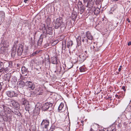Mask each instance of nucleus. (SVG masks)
Listing matches in <instances>:
<instances>
[{"label":"nucleus","instance_id":"obj_57","mask_svg":"<svg viewBox=\"0 0 131 131\" xmlns=\"http://www.w3.org/2000/svg\"><path fill=\"white\" fill-rule=\"evenodd\" d=\"M111 131H115V129H112Z\"/></svg>","mask_w":131,"mask_h":131},{"label":"nucleus","instance_id":"obj_63","mask_svg":"<svg viewBox=\"0 0 131 131\" xmlns=\"http://www.w3.org/2000/svg\"><path fill=\"white\" fill-rule=\"evenodd\" d=\"M85 53H86V52H87V51H85Z\"/></svg>","mask_w":131,"mask_h":131},{"label":"nucleus","instance_id":"obj_9","mask_svg":"<svg viewBox=\"0 0 131 131\" xmlns=\"http://www.w3.org/2000/svg\"><path fill=\"white\" fill-rule=\"evenodd\" d=\"M6 94L9 97H15L17 96V94L14 91H6Z\"/></svg>","mask_w":131,"mask_h":131},{"label":"nucleus","instance_id":"obj_19","mask_svg":"<svg viewBox=\"0 0 131 131\" xmlns=\"http://www.w3.org/2000/svg\"><path fill=\"white\" fill-rule=\"evenodd\" d=\"M46 22L47 26H50L51 23V18L49 16L47 17Z\"/></svg>","mask_w":131,"mask_h":131},{"label":"nucleus","instance_id":"obj_49","mask_svg":"<svg viewBox=\"0 0 131 131\" xmlns=\"http://www.w3.org/2000/svg\"><path fill=\"white\" fill-rule=\"evenodd\" d=\"M127 21H128V22L129 23H130V20L129 19V18H127Z\"/></svg>","mask_w":131,"mask_h":131},{"label":"nucleus","instance_id":"obj_3","mask_svg":"<svg viewBox=\"0 0 131 131\" xmlns=\"http://www.w3.org/2000/svg\"><path fill=\"white\" fill-rule=\"evenodd\" d=\"M55 28L56 29L58 28L59 27L61 28L64 26V24L63 21L62 19V18L59 17L57 18L54 22Z\"/></svg>","mask_w":131,"mask_h":131},{"label":"nucleus","instance_id":"obj_18","mask_svg":"<svg viewBox=\"0 0 131 131\" xmlns=\"http://www.w3.org/2000/svg\"><path fill=\"white\" fill-rule=\"evenodd\" d=\"M43 35L42 34L40 36L37 42L38 46H40L42 44L43 40Z\"/></svg>","mask_w":131,"mask_h":131},{"label":"nucleus","instance_id":"obj_50","mask_svg":"<svg viewBox=\"0 0 131 131\" xmlns=\"http://www.w3.org/2000/svg\"><path fill=\"white\" fill-rule=\"evenodd\" d=\"M122 88L123 90H124L125 89V87L124 86H123Z\"/></svg>","mask_w":131,"mask_h":131},{"label":"nucleus","instance_id":"obj_38","mask_svg":"<svg viewBox=\"0 0 131 131\" xmlns=\"http://www.w3.org/2000/svg\"><path fill=\"white\" fill-rule=\"evenodd\" d=\"M124 113H123V114H122V115H123V114H124V116L123 117H126L127 118H129V117L128 116V115L129 114L130 115V112H129L128 113L126 114V115H124Z\"/></svg>","mask_w":131,"mask_h":131},{"label":"nucleus","instance_id":"obj_45","mask_svg":"<svg viewBox=\"0 0 131 131\" xmlns=\"http://www.w3.org/2000/svg\"><path fill=\"white\" fill-rule=\"evenodd\" d=\"M89 3V1H88L87 2V4L85 6L86 7H88Z\"/></svg>","mask_w":131,"mask_h":131},{"label":"nucleus","instance_id":"obj_24","mask_svg":"<svg viewBox=\"0 0 131 131\" xmlns=\"http://www.w3.org/2000/svg\"><path fill=\"white\" fill-rule=\"evenodd\" d=\"M56 70L54 71L55 72H58V73H60L61 71V67L59 66H56Z\"/></svg>","mask_w":131,"mask_h":131},{"label":"nucleus","instance_id":"obj_64","mask_svg":"<svg viewBox=\"0 0 131 131\" xmlns=\"http://www.w3.org/2000/svg\"><path fill=\"white\" fill-rule=\"evenodd\" d=\"M11 82L13 83V82H14V81H12Z\"/></svg>","mask_w":131,"mask_h":131},{"label":"nucleus","instance_id":"obj_33","mask_svg":"<svg viewBox=\"0 0 131 131\" xmlns=\"http://www.w3.org/2000/svg\"><path fill=\"white\" fill-rule=\"evenodd\" d=\"M52 63L54 64H57L58 63V61L57 58L56 57H55L52 59Z\"/></svg>","mask_w":131,"mask_h":131},{"label":"nucleus","instance_id":"obj_60","mask_svg":"<svg viewBox=\"0 0 131 131\" xmlns=\"http://www.w3.org/2000/svg\"><path fill=\"white\" fill-rule=\"evenodd\" d=\"M120 96H118V99H119L120 98Z\"/></svg>","mask_w":131,"mask_h":131},{"label":"nucleus","instance_id":"obj_25","mask_svg":"<svg viewBox=\"0 0 131 131\" xmlns=\"http://www.w3.org/2000/svg\"><path fill=\"white\" fill-rule=\"evenodd\" d=\"M64 107V104L63 103H61L59 105L58 109V111L59 112Z\"/></svg>","mask_w":131,"mask_h":131},{"label":"nucleus","instance_id":"obj_41","mask_svg":"<svg viewBox=\"0 0 131 131\" xmlns=\"http://www.w3.org/2000/svg\"><path fill=\"white\" fill-rule=\"evenodd\" d=\"M93 47L94 49L96 51H99V49L98 48H97V47H96L95 46H93Z\"/></svg>","mask_w":131,"mask_h":131},{"label":"nucleus","instance_id":"obj_39","mask_svg":"<svg viewBox=\"0 0 131 131\" xmlns=\"http://www.w3.org/2000/svg\"><path fill=\"white\" fill-rule=\"evenodd\" d=\"M64 44L63 43V42L62 43V48L63 49L64 48V49L66 48V45L65 42H64Z\"/></svg>","mask_w":131,"mask_h":131},{"label":"nucleus","instance_id":"obj_5","mask_svg":"<svg viewBox=\"0 0 131 131\" xmlns=\"http://www.w3.org/2000/svg\"><path fill=\"white\" fill-rule=\"evenodd\" d=\"M53 106V104L50 102H47L44 104L42 108L45 111H46L47 110L49 109L50 111L51 110Z\"/></svg>","mask_w":131,"mask_h":131},{"label":"nucleus","instance_id":"obj_29","mask_svg":"<svg viewBox=\"0 0 131 131\" xmlns=\"http://www.w3.org/2000/svg\"><path fill=\"white\" fill-rule=\"evenodd\" d=\"M86 68L84 66H82L80 67L79 68V70L80 72H83L86 70Z\"/></svg>","mask_w":131,"mask_h":131},{"label":"nucleus","instance_id":"obj_13","mask_svg":"<svg viewBox=\"0 0 131 131\" xmlns=\"http://www.w3.org/2000/svg\"><path fill=\"white\" fill-rule=\"evenodd\" d=\"M82 41L84 44H87L88 43V39L85 36L82 35Z\"/></svg>","mask_w":131,"mask_h":131},{"label":"nucleus","instance_id":"obj_26","mask_svg":"<svg viewBox=\"0 0 131 131\" xmlns=\"http://www.w3.org/2000/svg\"><path fill=\"white\" fill-rule=\"evenodd\" d=\"M77 6L79 9V8L83 7L82 2H81L79 1L78 3Z\"/></svg>","mask_w":131,"mask_h":131},{"label":"nucleus","instance_id":"obj_7","mask_svg":"<svg viewBox=\"0 0 131 131\" xmlns=\"http://www.w3.org/2000/svg\"><path fill=\"white\" fill-rule=\"evenodd\" d=\"M26 86L29 90H33L35 88V85L30 81H27L26 82Z\"/></svg>","mask_w":131,"mask_h":131},{"label":"nucleus","instance_id":"obj_40","mask_svg":"<svg viewBox=\"0 0 131 131\" xmlns=\"http://www.w3.org/2000/svg\"><path fill=\"white\" fill-rule=\"evenodd\" d=\"M42 29H43L44 30H46V28L45 27V24H43L42 25Z\"/></svg>","mask_w":131,"mask_h":131},{"label":"nucleus","instance_id":"obj_31","mask_svg":"<svg viewBox=\"0 0 131 131\" xmlns=\"http://www.w3.org/2000/svg\"><path fill=\"white\" fill-rule=\"evenodd\" d=\"M77 15L76 13H73L72 15L71 18L73 20H74L76 18H77Z\"/></svg>","mask_w":131,"mask_h":131},{"label":"nucleus","instance_id":"obj_54","mask_svg":"<svg viewBox=\"0 0 131 131\" xmlns=\"http://www.w3.org/2000/svg\"><path fill=\"white\" fill-rule=\"evenodd\" d=\"M21 79H23L24 78L23 76H21L20 77Z\"/></svg>","mask_w":131,"mask_h":131},{"label":"nucleus","instance_id":"obj_35","mask_svg":"<svg viewBox=\"0 0 131 131\" xmlns=\"http://www.w3.org/2000/svg\"><path fill=\"white\" fill-rule=\"evenodd\" d=\"M23 51L20 50L19 49H17V55L19 56H20L21 55L22 53H23Z\"/></svg>","mask_w":131,"mask_h":131},{"label":"nucleus","instance_id":"obj_16","mask_svg":"<svg viewBox=\"0 0 131 131\" xmlns=\"http://www.w3.org/2000/svg\"><path fill=\"white\" fill-rule=\"evenodd\" d=\"M9 61H5L3 62L0 61V68H1L2 66L6 67V66H7L8 64V63Z\"/></svg>","mask_w":131,"mask_h":131},{"label":"nucleus","instance_id":"obj_23","mask_svg":"<svg viewBox=\"0 0 131 131\" xmlns=\"http://www.w3.org/2000/svg\"><path fill=\"white\" fill-rule=\"evenodd\" d=\"M79 58L81 59L80 62L81 63L84 61L85 59V57H84V55L81 54L79 55Z\"/></svg>","mask_w":131,"mask_h":131},{"label":"nucleus","instance_id":"obj_46","mask_svg":"<svg viewBox=\"0 0 131 131\" xmlns=\"http://www.w3.org/2000/svg\"><path fill=\"white\" fill-rule=\"evenodd\" d=\"M69 64L72 65V66L71 67H68L69 68H71L73 66H72V63H69Z\"/></svg>","mask_w":131,"mask_h":131},{"label":"nucleus","instance_id":"obj_36","mask_svg":"<svg viewBox=\"0 0 131 131\" xmlns=\"http://www.w3.org/2000/svg\"><path fill=\"white\" fill-rule=\"evenodd\" d=\"M79 13H80V14H82L84 12V9L83 7L79 8Z\"/></svg>","mask_w":131,"mask_h":131},{"label":"nucleus","instance_id":"obj_47","mask_svg":"<svg viewBox=\"0 0 131 131\" xmlns=\"http://www.w3.org/2000/svg\"><path fill=\"white\" fill-rule=\"evenodd\" d=\"M88 0H83V2L84 3H86L88 2Z\"/></svg>","mask_w":131,"mask_h":131},{"label":"nucleus","instance_id":"obj_28","mask_svg":"<svg viewBox=\"0 0 131 131\" xmlns=\"http://www.w3.org/2000/svg\"><path fill=\"white\" fill-rule=\"evenodd\" d=\"M14 111H12V112H13L14 114L17 115L18 116H19L20 115V113L19 112L18 110L17 109L14 110Z\"/></svg>","mask_w":131,"mask_h":131},{"label":"nucleus","instance_id":"obj_27","mask_svg":"<svg viewBox=\"0 0 131 131\" xmlns=\"http://www.w3.org/2000/svg\"><path fill=\"white\" fill-rule=\"evenodd\" d=\"M18 49H19V50L23 51L24 47L21 44H19L18 46Z\"/></svg>","mask_w":131,"mask_h":131},{"label":"nucleus","instance_id":"obj_34","mask_svg":"<svg viewBox=\"0 0 131 131\" xmlns=\"http://www.w3.org/2000/svg\"><path fill=\"white\" fill-rule=\"evenodd\" d=\"M35 69H36V70L38 71L37 73L39 74L40 73V72L42 71L41 68L40 67L38 66L37 68H35Z\"/></svg>","mask_w":131,"mask_h":131},{"label":"nucleus","instance_id":"obj_6","mask_svg":"<svg viewBox=\"0 0 131 131\" xmlns=\"http://www.w3.org/2000/svg\"><path fill=\"white\" fill-rule=\"evenodd\" d=\"M43 92L42 88L39 86H37L36 88L34 93L37 95H42Z\"/></svg>","mask_w":131,"mask_h":131},{"label":"nucleus","instance_id":"obj_32","mask_svg":"<svg viewBox=\"0 0 131 131\" xmlns=\"http://www.w3.org/2000/svg\"><path fill=\"white\" fill-rule=\"evenodd\" d=\"M30 108L29 103L26 105L25 107V109L26 111H29L30 110Z\"/></svg>","mask_w":131,"mask_h":131},{"label":"nucleus","instance_id":"obj_53","mask_svg":"<svg viewBox=\"0 0 131 131\" xmlns=\"http://www.w3.org/2000/svg\"><path fill=\"white\" fill-rule=\"evenodd\" d=\"M115 96L116 98H117V97H118V95L117 94H116L115 95Z\"/></svg>","mask_w":131,"mask_h":131},{"label":"nucleus","instance_id":"obj_42","mask_svg":"<svg viewBox=\"0 0 131 131\" xmlns=\"http://www.w3.org/2000/svg\"><path fill=\"white\" fill-rule=\"evenodd\" d=\"M78 58V61H79L80 62V60L81 59L80 58H79V56H78L77 57Z\"/></svg>","mask_w":131,"mask_h":131},{"label":"nucleus","instance_id":"obj_59","mask_svg":"<svg viewBox=\"0 0 131 131\" xmlns=\"http://www.w3.org/2000/svg\"><path fill=\"white\" fill-rule=\"evenodd\" d=\"M99 131H104V130H99Z\"/></svg>","mask_w":131,"mask_h":131},{"label":"nucleus","instance_id":"obj_30","mask_svg":"<svg viewBox=\"0 0 131 131\" xmlns=\"http://www.w3.org/2000/svg\"><path fill=\"white\" fill-rule=\"evenodd\" d=\"M73 44L72 41H69L67 44V46L69 48H70L72 46Z\"/></svg>","mask_w":131,"mask_h":131},{"label":"nucleus","instance_id":"obj_21","mask_svg":"<svg viewBox=\"0 0 131 131\" xmlns=\"http://www.w3.org/2000/svg\"><path fill=\"white\" fill-rule=\"evenodd\" d=\"M100 12V9L98 8H95L94 11V14L96 15L99 14Z\"/></svg>","mask_w":131,"mask_h":131},{"label":"nucleus","instance_id":"obj_17","mask_svg":"<svg viewBox=\"0 0 131 131\" xmlns=\"http://www.w3.org/2000/svg\"><path fill=\"white\" fill-rule=\"evenodd\" d=\"M52 29L51 27V26H47V28L46 30L47 33L50 35H52Z\"/></svg>","mask_w":131,"mask_h":131},{"label":"nucleus","instance_id":"obj_43","mask_svg":"<svg viewBox=\"0 0 131 131\" xmlns=\"http://www.w3.org/2000/svg\"><path fill=\"white\" fill-rule=\"evenodd\" d=\"M30 0H24V2L25 3H26L28 2Z\"/></svg>","mask_w":131,"mask_h":131},{"label":"nucleus","instance_id":"obj_62","mask_svg":"<svg viewBox=\"0 0 131 131\" xmlns=\"http://www.w3.org/2000/svg\"><path fill=\"white\" fill-rule=\"evenodd\" d=\"M122 67V66H120L119 67V68H121Z\"/></svg>","mask_w":131,"mask_h":131},{"label":"nucleus","instance_id":"obj_11","mask_svg":"<svg viewBox=\"0 0 131 131\" xmlns=\"http://www.w3.org/2000/svg\"><path fill=\"white\" fill-rule=\"evenodd\" d=\"M21 71L23 74H24L25 76L27 75V74L28 72L27 69L25 66H23L21 68Z\"/></svg>","mask_w":131,"mask_h":131},{"label":"nucleus","instance_id":"obj_14","mask_svg":"<svg viewBox=\"0 0 131 131\" xmlns=\"http://www.w3.org/2000/svg\"><path fill=\"white\" fill-rule=\"evenodd\" d=\"M82 35L81 36H79L78 38L76 39V40L78 46H80L81 45V41H82Z\"/></svg>","mask_w":131,"mask_h":131},{"label":"nucleus","instance_id":"obj_22","mask_svg":"<svg viewBox=\"0 0 131 131\" xmlns=\"http://www.w3.org/2000/svg\"><path fill=\"white\" fill-rule=\"evenodd\" d=\"M12 104L14 107L17 108H18L19 106L17 102L14 101H13Z\"/></svg>","mask_w":131,"mask_h":131},{"label":"nucleus","instance_id":"obj_15","mask_svg":"<svg viewBox=\"0 0 131 131\" xmlns=\"http://www.w3.org/2000/svg\"><path fill=\"white\" fill-rule=\"evenodd\" d=\"M0 51L2 52H5L7 48L5 47L3 43L0 44Z\"/></svg>","mask_w":131,"mask_h":131},{"label":"nucleus","instance_id":"obj_58","mask_svg":"<svg viewBox=\"0 0 131 131\" xmlns=\"http://www.w3.org/2000/svg\"><path fill=\"white\" fill-rule=\"evenodd\" d=\"M36 32H36H36H35V33H34V35H36Z\"/></svg>","mask_w":131,"mask_h":131},{"label":"nucleus","instance_id":"obj_48","mask_svg":"<svg viewBox=\"0 0 131 131\" xmlns=\"http://www.w3.org/2000/svg\"><path fill=\"white\" fill-rule=\"evenodd\" d=\"M20 64H19V63H18L17 64V67H20Z\"/></svg>","mask_w":131,"mask_h":131},{"label":"nucleus","instance_id":"obj_2","mask_svg":"<svg viewBox=\"0 0 131 131\" xmlns=\"http://www.w3.org/2000/svg\"><path fill=\"white\" fill-rule=\"evenodd\" d=\"M3 109V111H2L1 115H2V117L3 118L5 117H6L5 118L7 120V114L11 113V110L7 106L4 105L2 106L1 107Z\"/></svg>","mask_w":131,"mask_h":131},{"label":"nucleus","instance_id":"obj_12","mask_svg":"<svg viewBox=\"0 0 131 131\" xmlns=\"http://www.w3.org/2000/svg\"><path fill=\"white\" fill-rule=\"evenodd\" d=\"M86 36L88 39L92 40L93 37L91 35L90 32L89 31H88L86 32Z\"/></svg>","mask_w":131,"mask_h":131},{"label":"nucleus","instance_id":"obj_52","mask_svg":"<svg viewBox=\"0 0 131 131\" xmlns=\"http://www.w3.org/2000/svg\"><path fill=\"white\" fill-rule=\"evenodd\" d=\"M129 108L131 109V106H128L127 107V108Z\"/></svg>","mask_w":131,"mask_h":131},{"label":"nucleus","instance_id":"obj_8","mask_svg":"<svg viewBox=\"0 0 131 131\" xmlns=\"http://www.w3.org/2000/svg\"><path fill=\"white\" fill-rule=\"evenodd\" d=\"M18 42V41H15L14 43V45L12 49L11 54L12 55L14 56L16 54V47L17 44Z\"/></svg>","mask_w":131,"mask_h":131},{"label":"nucleus","instance_id":"obj_51","mask_svg":"<svg viewBox=\"0 0 131 131\" xmlns=\"http://www.w3.org/2000/svg\"><path fill=\"white\" fill-rule=\"evenodd\" d=\"M121 68H119L118 69V70L119 72H120L121 71Z\"/></svg>","mask_w":131,"mask_h":131},{"label":"nucleus","instance_id":"obj_1","mask_svg":"<svg viewBox=\"0 0 131 131\" xmlns=\"http://www.w3.org/2000/svg\"><path fill=\"white\" fill-rule=\"evenodd\" d=\"M8 64L6 66V67L3 66V67L0 68V73H2L5 74L11 70V69L13 67L12 61H9Z\"/></svg>","mask_w":131,"mask_h":131},{"label":"nucleus","instance_id":"obj_56","mask_svg":"<svg viewBox=\"0 0 131 131\" xmlns=\"http://www.w3.org/2000/svg\"><path fill=\"white\" fill-rule=\"evenodd\" d=\"M83 122H84V121H81V123L83 124V125H82L83 126Z\"/></svg>","mask_w":131,"mask_h":131},{"label":"nucleus","instance_id":"obj_20","mask_svg":"<svg viewBox=\"0 0 131 131\" xmlns=\"http://www.w3.org/2000/svg\"><path fill=\"white\" fill-rule=\"evenodd\" d=\"M28 102L25 98H22L21 101V104L22 105H25L28 103Z\"/></svg>","mask_w":131,"mask_h":131},{"label":"nucleus","instance_id":"obj_55","mask_svg":"<svg viewBox=\"0 0 131 131\" xmlns=\"http://www.w3.org/2000/svg\"><path fill=\"white\" fill-rule=\"evenodd\" d=\"M118 0H113V1L115 2H116V1H118Z\"/></svg>","mask_w":131,"mask_h":131},{"label":"nucleus","instance_id":"obj_4","mask_svg":"<svg viewBox=\"0 0 131 131\" xmlns=\"http://www.w3.org/2000/svg\"><path fill=\"white\" fill-rule=\"evenodd\" d=\"M49 121L47 119L43 120L40 125L43 131H47L48 127L49 126Z\"/></svg>","mask_w":131,"mask_h":131},{"label":"nucleus","instance_id":"obj_61","mask_svg":"<svg viewBox=\"0 0 131 131\" xmlns=\"http://www.w3.org/2000/svg\"><path fill=\"white\" fill-rule=\"evenodd\" d=\"M47 60L48 61V62H49V59H48Z\"/></svg>","mask_w":131,"mask_h":131},{"label":"nucleus","instance_id":"obj_44","mask_svg":"<svg viewBox=\"0 0 131 131\" xmlns=\"http://www.w3.org/2000/svg\"><path fill=\"white\" fill-rule=\"evenodd\" d=\"M128 46H129L130 45H131V41H129L128 42Z\"/></svg>","mask_w":131,"mask_h":131},{"label":"nucleus","instance_id":"obj_10","mask_svg":"<svg viewBox=\"0 0 131 131\" xmlns=\"http://www.w3.org/2000/svg\"><path fill=\"white\" fill-rule=\"evenodd\" d=\"M25 85V83L24 81L20 80L17 82V87L18 89H23Z\"/></svg>","mask_w":131,"mask_h":131},{"label":"nucleus","instance_id":"obj_37","mask_svg":"<svg viewBox=\"0 0 131 131\" xmlns=\"http://www.w3.org/2000/svg\"><path fill=\"white\" fill-rule=\"evenodd\" d=\"M117 5L116 4H115L114 6V7H113L112 8V11L113 12H114L115 10H116L117 11Z\"/></svg>","mask_w":131,"mask_h":131}]
</instances>
